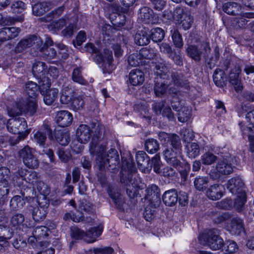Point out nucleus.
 I'll return each mask as SVG.
<instances>
[{
	"mask_svg": "<svg viewBox=\"0 0 254 254\" xmlns=\"http://www.w3.org/2000/svg\"><path fill=\"white\" fill-rule=\"evenodd\" d=\"M241 71V70L239 67H235L231 71L229 76V82L234 85L237 92L241 91L243 89L241 81L239 78Z\"/></svg>",
	"mask_w": 254,
	"mask_h": 254,
	"instance_id": "nucleus-17",
	"label": "nucleus"
},
{
	"mask_svg": "<svg viewBox=\"0 0 254 254\" xmlns=\"http://www.w3.org/2000/svg\"><path fill=\"white\" fill-rule=\"evenodd\" d=\"M164 203L168 206H172L176 203L178 199L177 191L175 189L166 191L162 196Z\"/></svg>",
	"mask_w": 254,
	"mask_h": 254,
	"instance_id": "nucleus-22",
	"label": "nucleus"
},
{
	"mask_svg": "<svg viewBox=\"0 0 254 254\" xmlns=\"http://www.w3.org/2000/svg\"><path fill=\"white\" fill-rule=\"evenodd\" d=\"M112 23L115 26L121 27L123 26L126 21V16L124 14L116 13L110 17Z\"/></svg>",
	"mask_w": 254,
	"mask_h": 254,
	"instance_id": "nucleus-45",
	"label": "nucleus"
},
{
	"mask_svg": "<svg viewBox=\"0 0 254 254\" xmlns=\"http://www.w3.org/2000/svg\"><path fill=\"white\" fill-rule=\"evenodd\" d=\"M146 154L143 151H138L136 154V161L139 169L142 172L147 171L146 165H148V160Z\"/></svg>",
	"mask_w": 254,
	"mask_h": 254,
	"instance_id": "nucleus-27",
	"label": "nucleus"
},
{
	"mask_svg": "<svg viewBox=\"0 0 254 254\" xmlns=\"http://www.w3.org/2000/svg\"><path fill=\"white\" fill-rule=\"evenodd\" d=\"M40 38L38 37L33 35L31 36L29 38L22 40L20 41L18 45V50H22L26 48L29 47L34 44L36 42L38 43Z\"/></svg>",
	"mask_w": 254,
	"mask_h": 254,
	"instance_id": "nucleus-31",
	"label": "nucleus"
},
{
	"mask_svg": "<svg viewBox=\"0 0 254 254\" xmlns=\"http://www.w3.org/2000/svg\"><path fill=\"white\" fill-rule=\"evenodd\" d=\"M171 37L174 45L177 48H181L183 46V39L177 30H171Z\"/></svg>",
	"mask_w": 254,
	"mask_h": 254,
	"instance_id": "nucleus-44",
	"label": "nucleus"
},
{
	"mask_svg": "<svg viewBox=\"0 0 254 254\" xmlns=\"http://www.w3.org/2000/svg\"><path fill=\"white\" fill-rule=\"evenodd\" d=\"M216 160V156L210 152H206L201 156V161L205 165H210L214 163Z\"/></svg>",
	"mask_w": 254,
	"mask_h": 254,
	"instance_id": "nucleus-43",
	"label": "nucleus"
},
{
	"mask_svg": "<svg viewBox=\"0 0 254 254\" xmlns=\"http://www.w3.org/2000/svg\"><path fill=\"white\" fill-rule=\"evenodd\" d=\"M13 234L12 228L7 227L0 224V239H10Z\"/></svg>",
	"mask_w": 254,
	"mask_h": 254,
	"instance_id": "nucleus-47",
	"label": "nucleus"
},
{
	"mask_svg": "<svg viewBox=\"0 0 254 254\" xmlns=\"http://www.w3.org/2000/svg\"><path fill=\"white\" fill-rule=\"evenodd\" d=\"M24 221V216L19 213H15L13 214L10 220V226L12 230H17L20 229L23 226Z\"/></svg>",
	"mask_w": 254,
	"mask_h": 254,
	"instance_id": "nucleus-29",
	"label": "nucleus"
},
{
	"mask_svg": "<svg viewBox=\"0 0 254 254\" xmlns=\"http://www.w3.org/2000/svg\"><path fill=\"white\" fill-rule=\"evenodd\" d=\"M89 252L94 254H112L114 250L111 247H104L100 248H93L90 249Z\"/></svg>",
	"mask_w": 254,
	"mask_h": 254,
	"instance_id": "nucleus-60",
	"label": "nucleus"
},
{
	"mask_svg": "<svg viewBox=\"0 0 254 254\" xmlns=\"http://www.w3.org/2000/svg\"><path fill=\"white\" fill-rule=\"evenodd\" d=\"M41 81L40 85H38L35 82L28 81L25 85L26 91L29 98H36L39 94V91H40V85L42 83Z\"/></svg>",
	"mask_w": 254,
	"mask_h": 254,
	"instance_id": "nucleus-26",
	"label": "nucleus"
},
{
	"mask_svg": "<svg viewBox=\"0 0 254 254\" xmlns=\"http://www.w3.org/2000/svg\"><path fill=\"white\" fill-rule=\"evenodd\" d=\"M222 8L225 12L230 15H239L242 11V6L235 2L225 3Z\"/></svg>",
	"mask_w": 254,
	"mask_h": 254,
	"instance_id": "nucleus-24",
	"label": "nucleus"
},
{
	"mask_svg": "<svg viewBox=\"0 0 254 254\" xmlns=\"http://www.w3.org/2000/svg\"><path fill=\"white\" fill-rule=\"evenodd\" d=\"M72 79L74 82L83 85L85 84L86 82L81 75V70L79 68H76L73 69Z\"/></svg>",
	"mask_w": 254,
	"mask_h": 254,
	"instance_id": "nucleus-54",
	"label": "nucleus"
},
{
	"mask_svg": "<svg viewBox=\"0 0 254 254\" xmlns=\"http://www.w3.org/2000/svg\"><path fill=\"white\" fill-rule=\"evenodd\" d=\"M216 231L212 230L199 237V241L203 245H208L212 250H217L222 248L223 240L217 234Z\"/></svg>",
	"mask_w": 254,
	"mask_h": 254,
	"instance_id": "nucleus-7",
	"label": "nucleus"
},
{
	"mask_svg": "<svg viewBox=\"0 0 254 254\" xmlns=\"http://www.w3.org/2000/svg\"><path fill=\"white\" fill-rule=\"evenodd\" d=\"M134 42L136 44L139 46H143L149 43L150 38L149 36L147 35L145 31H140L135 34Z\"/></svg>",
	"mask_w": 254,
	"mask_h": 254,
	"instance_id": "nucleus-32",
	"label": "nucleus"
},
{
	"mask_svg": "<svg viewBox=\"0 0 254 254\" xmlns=\"http://www.w3.org/2000/svg\"><path fill=\"white\" fill-rule=\"evenodd\" d=\"M210 48L207 43L202 44L199 47L194 45H189L186 49L188 55L193 60L198 62L202 57H206Z\"/></svg>",
	"mask_w": 254,
	"mask_h": 254,
	"instance_id": "nucleus-11",
	"label": "nucleus"
},
{
	"mask_svg": "<svg viewBox=\"0 0 254 254\" xmlns=\"http://www.w3.org/2000/svg\"><path fill=\"white\" fill-rule=\"evenodd\" d=\"M49 1H43L35 4L32 8L33 13L35 15H40L48 11L52 7Z\"/></svg>",
	"mask_w": 254,
	"mask_h": 254,
	"instance_id": "nucleus-28",
	"label": "nucleus"
},
{
	"mask_svg": "<svg viewBox=\"0 0 254 254\" xmlns=\"http://www.w3.org/2000/svg\"><path fill=\"white\" fill-rule=\"evenodd\" d=\"M225 78L224 72L220 69H216L213 75L214 82L218 87L223 86L225 84Z\"/></svg>",
	"mask_w": 254,
	"mask_h": 254,
	"instance_id": "nucleus-36",
	"label": "nucleus"
},
{
	"mask_svg": "<svg viewBox=\"0 0 254 254\" xmlns=\"http://www.w3.org/2000/svg\"><path fill=\"white\" fill-rule=\"evenodd\" d=\"M162 173L165 177H167L172 180L175 179L177 175L176 171L169 167H165L163 170Z\"/></svg>",
	"mask_w": 254,
	"mask_h": 254,
	"instance_id": "nucleus-64",
	"label": "nucleus"
},
{
	"mask_svg": "<svg viewBox=\"0 0 254 254\" xmlns=\"http://www.w3.org/2000/svg\"><path fill=\"white\" fill-rule=\"evenodd\" d=\"M108 192L117 207L121 209L123 201L121 197V194L118 192H116L114 189H109L108 190Z\"/></svg>",
	"mask_w": 254,
	"mask_h": 254,
	"instance_id": "nucleus-42",
	"label": "nucleus"
},
{
	"mask_svg": "<svg viewBox=\"0 0 254 254\" xmlns=\"http://www.w3.org/2000/svg\"><path fill=\"white\" fill-rule=\"evenodd\" d=\"M216 169L218 173L222 175L231 173L233 172V168L230 158L226 156V158L219 160L216 166Z\"/></svg>",
	"mask_w": 254,
	"mask_h": 254,
	"instance_id": "nucleus-18",
	"label": "nucleus"
},
{
	"mask_svg": "<svg viewBox=\"0 0 254 254\" xmlns=\"http://www.w3.org/2000/svg\"><path fill=\"white\" fill-rule=\"evenodd\" d=\"M19 154L23 159L24 164L27 167L35 169L38 167L39 162L36 156L34 149L26 146L19 151Z\"/></svg>",
	"mask_w": 254,
	"mask_h": 254,
	"instance_id": "nucleus-12",
	"label": "nucleus"
},
{
	"mask_svg": "<svg viewBox=\"0 0 254 254\" xmlns=\"http://www.w3.org/2000/svg\"><path fill=\"white\" fill-rule=\"evenodd\" d=\"M58 155L61 160L64 162H67L71 158V154L67 150H64L63 148H60Z\"/></svg>",
	"mask_w": 254,
	"mask_h": 254,
	"instance_id": "nucleus-63",
	"label": "nucleus"
},
{
	"mask_svg": "<svg viewBox=\"0 0 254 254\" xmlns=\"http://www.w3.org/2000/svg\"><path fill=\"white\" fill-rule=\"evenodd\" d=\"M246 119L250 123L246 125L243 123L239 124L240 128L244 137L248 136L250 142V149L251 151H254V109L248 113L246 115Z\"/></svg>",
	"mask_w": 254,
	"mask_h": 254,
	"instance_id": "nucleus-9",
	"label": "nucleus"
},
{
	"mask_svg": "<svg viewBox=\"0 0 254 254\" xmlns=\"http://www.w3.org/2000/svg\"><path fill=\"white\" fill-rule=\"evenodd\" d=\"M95 62L102 68L104 72H111L114 69L113 57L111 51L104 49L103 52L96 55Z\"/></svg>",
	"mask_w": 254,
	"mask_h": 254,
	"instance_id": "nucleus-10",
	"label": "nucleus"
},
{
	"mask_svg": "<svg viewBox=\"0 0 254 254\" xmlns=\"http://www.w3.org/2000/svg\"><path fill=\"white\" fill-rule=\"evenodd\" d=\"M156 52L153 49L142 48L139 52V57L142 59H152L156 56Z\"/></svg>",
	"mask_w": 254,
	"mask_h": 254,
	"instance_id": "nucleus-48",
	"label": "nucleus"
},
{
	"mask_svg": "<svg viewBox=\"0 0 254 254\" xmlns=\"http://www.w3.org/2000/svg\"><path fill=\"white\" fill-rule=\"evenodd\" d=\"M24 204L23 198L19 195L13 196L10 201V206L14 210L21 208Z\"/></svg>",
	"mask_w": 254,
	"mask_h": 254,
	"instance_id": "nucleus-41",
	"label": "nucleus"
},
{
	"mask_svg": "<svg viewBox=\"0 0 254 254\" xmlns=\"http://www.w3.org/2000/svg\"><path fill=\"white\" fill-rule=\"evenodd\" d=\"M238 249L237 243L233 241H227L224 246V250L227 253L225 254H233L237 252Z\"/></svg>",
	"mask_w": 254,
	"mask_h": 254,
	"instance_id": "nucleus-50",
	"label": "nucleus"
},
{
	"mask_svg": "<svg viewBox=\"0 0 254 254\" xmlns=\"http://www.w3.org/2000/svg\"><path fill=\"white\" fill-rule=\"evenodd\" d=\"M226 230L232 235L239 236L244 232L243 220L238 218H233L226 226Z\"/></svg>",
	"mask_w": 254,
	"mask_h": 254,
	"instance_id": "nucleus-13",
	"label": "nucleus"
},
{
	"mask_svg": "<svg viewBox=\"0 0 254 254\" xmlns=\"http://www.w3.org/2000/svg\"><path fill=\"white\" fill-rule=\"evenodd\" d=\"M164 36V31L161 28H155L150 31V37L154 42H158L161 41Z\"/></svg>",
	"mask_w": 254,
	"mask_h": 254,
	"instance_id": "nucleus-37",
	"label": "nucleus"
},
{
	"mask_svg": "<svg viewBox=\"0 0 254 254\" xmlns=\"http://www.w3.org/2000/svg\"><path fill=\"white\" fill-rule=\"evenodd\" d=\"M60 102L63 104L67 105L75 111L83 109L85 104L82 96L78 95L67 87L63 89L60 96Z\"/></svg>",
	"mask_w": 254,
	"mask_h": 254,
	"instance_id": "nucleus-4",
	"label": "nucleus"
},
{
	"mask_svg": "<svg viewBox=\"0 0 254 254\" xmlns=\"http://www.w3.org/2000/svg\"><path fill=\"white\" fill-rule=\"evenodd\" d=\"M227 188L232 193L234 194L245 192L244 190V183L239 177H234L229 180Z\"/></svg>",
	"mask_w": 254,
	"mask_h": 254,
	"instance_id": "nucleus-14",
	"label": "nucleus"
},
{
	"mask_svg": "<svg viewBox=\"0 0 254 254\" xmlns=\"http://www.w3.org/2000/svg\"><path fill=\"white\" fill-rule=\"evenodd\" d=\"M24 110L22 103H16L10 107L7 108L8 115L11 117H15L21 115Z\"/></svg>",
	"mask_w": 254,
	"mask_h": 254,
	"instance_id": "nucleus-33",
	"label": "nucleus"
},
{
	"mask_svg": "<svg viewBox=\"0 0 254 254\" xmlns=\"http://www.w3.org/2000/svg\"><path fill=\"white\" fill-rule=\"evenodd\" d=\"M51 85L49 78L44 80L40 85V92L43 96L44 103L47 105H51L59 96V90L56 88H50Z\"/></svg>",
	"mask_w": 254,
	"mask_h": 254,
	"instance_id": "nucleus-8",
	"label": "nucleus"
},
{
	"mask_svg": "<svg viewBox=\"0 0 254 254\" xmlns=\"http://www.w3.org/2000/svg\"><path fill=\"white\" fill-rule=\"evenodd\" d=\"M190 116V110L188 107L183 106L178 112V120L182 123L188 121Z\"/></svg>",
	"mask_w": 254,
	"mask_h": 254,
	"instance_id": "nucleus-40",
	"label": "nucleus"
},
{
	"mask_svg": "<svg viewBox=\"0 0 254 254\" xmlns=\"http://www.w3.org/2000/svg\"><path fill=\"white\" fill-rule=\"evenodd\" d=\"M177 136L176 134H170L165 132H161L159 133V139L163 144H167V146L172 144L173 136Z\"/></svg>",
	"mask_w": 254,
	"mask_h": 254,
	"instance_id": "nucleus-51",
	"label": "nucleus"
},
{
	"mask_svg": "<svg viewBox=\"0 0 254 254\" xmlns=\"http://www.w3.org/2000/svg\"><path fill=\"white\" fill-rule=\"evenodd\" d=\"M27 127V123L24 118H12L7 123L8 130L14 134L18 133L19 140L23 139L27 136L28 131L24 130Z\"/></svg>",
	"mask_w": 254,
	"mask_h": 254,
	"instance_id": "nucleus-6",
	"label": "nucleus"
},
{
	"mask_svg": "<svg viewBox=\"0 0 254 254\" xmlns=\"http://www.w3.org/2000/svg\"><path fill=\"white\" fill-rule=\"evenodd\" d=\"M237 198L234 202V207L238 210L241 211L246 201V195L245 192L236 194Z\"/></svg>",
	"mask_w": 254,
	"mask_h": 254,
	"instance_id": "nucleus-49",
	"label": "nucleus"
},
{
	"mask_svg": "<svg viewBox=\"0 0 254 254\" xmlns=\"http://www.w3.org/2000/svg\"><path fill=\"white\" fill-rule=\"evenodd\" d=\"M148 106L145 102L135 104L134 106V110L140 112V113L144 117H148L147 114L148 112Z\"/></svg>",
	"mask_w": 254,
	"mask_h": 254,
	"instance_id": "nucleus-57",
	"label": "nucleus"
},
{
	"mask_svg": "<svg viewBox=\"0 0 254 254\" xmlns=\"http://www.w3.org/2000/svg\"><path fill=\"white\" fill-rule=\"evenodd\" d=\"M32 72L35 76L40 78L41 81L48 78H46L45 74L47 72V67L45 63L42 62L35 63L32 67Z\"/></svg>",
	"mask_w": 254,
	"mask_h": 254,
	"instance_id": "nucleus-23",
	"label": "nucleus"
},
{
	"mask_svg": "<svg viewBox=\"0 0 254 254\" xmlns=\"http://www.w3.org/2000/svg\"><path fill=\"white\" fill-rule=\"evenodd\" d=\"M240 17L237 18V24L240 28L244 27L247 23L248 21L245 18H252L253 17V14L248 13H244L242 11L239 13Z\"/></svg>",
	"mask_w": 254,
	"mask_h": 254,
	"instance_id": "nucleus-53",
	"label": "nucleus"
},
{
	"mask_svg": "<svg viewBox=\"0 0 254 254\" xmlns=\"http://www.w3.org/2000/svg\"><path fill=\"white\" fill-rule=\"evenodd\" d=\"M225 192L224 187L220 184H214L210 186L206 191V195L212 200L220 199Z\"/></svg>",
	"mask_w": 254,
	"mask_h": 254,
	"instance_id": "nucleus-15",
	"label": "nucleus"
},
{
	"mask_svg": "<svg viewBox=\"0 0 254 254\" xmlns=\"http://www.w3.org/2000/svg\"><path fill=\"white\" fill-rule=\"evenodd\" d=\"M129 81L133 86L142 84L144 80L143 72L138 69L131 70L129 73Z\"/></svg>",
	"mask_w": 254,
	"mask_h": 254,
	"instance_id": "nucleus-19",
	"label": "nucleus"
},
{
	"mask_svg": "<svg viewBox=\"0 0 254 254\" xmlns=\"http://www.w3.org/2000/svg\"><path fill=\"white\" fill-rule=\"evenodd\" d=\"M90 205L89 204L87 203L86 201H82L79 204V209L80 211V213L78 214H72V215L69 213H66L65 215L64 218L68 219L71 218V219L75 222H78L83 219V215L82 214V211H90Z\"/></svg>",
	"mask_w": 254,
	"mask_h": 254,
	"instance_id": "nucleus-20",
	"label": "nucleus"
},
{
	"mask_svg": "<svg viewBox=\"0 0 254 254\" xmlns=\"http://www.w3.org/2000/svg\"><path fill=\"white\" fill-rule=\"evenodd\" d=\"M71 235L75 239H82L84 241L85 232L77 227H72L71 229Z\"/></svg>",
	"mask_w": 254,
	"mask_h": 254,
	"instance_id": "nucleus-58",
	"label": "nucleus"
},
{
	"mask_svg": "<svg viewBox=\"0 0 254 254\" xmlns=\"http://www.w3.org/2000/svg\"><path fill=\"white\" fill-rule=\"evenodd\" d=\"M17 175L13 178V181L17 185L20 186L23 184V181H25L32 186L34 189L36 188L44 197L49 193V188L41 181L35 171L21 168L18 170Z\"/></svg>",
	"mask_w": 254,
	"mask_h": 254,
	"instance_id": "nucleus-2",
	"label": "nucleus"
},
{
	"mask_svg": "<svg viewBox=\"0 0 254 254\" xmlns=\"http://www.w3.org/2000/svg\"><path fill=\"white\" fill-rule=\"evenodd\" d=\"M193 22L192 18L186 13H183L180 18V24L184 30L190 28Z\"/></svg>",
	"mask_w": 254,
	"mask_h": 254,
	"instance_id": "nucleus-46",
	"label": "nucleus"
},
{
	"mask_svg": "<svg viewBox=\"0 0 254 254\" xmlns=\"http://www.w3.org/2000/svg\"><path fill=\"white\" fill-rule=\"evenodd\" d=\"M25 8V4L22 1L17 0L12 3L11 9L13 13H21Z\"/></svg>",
	"mask_w": 254,
	"mask_h": 254,
	"instance_id": "nucleus-55",
	"label": "nucleus"
},
{
	"mask_svg": "<svg viewBox=\"0 0 254 254\" xmlns=\"http://www.w3.org/2000/svg\"><path fill=\"white\" fill-rule=\"evenodd\" d=\"M167 67L163 62L155 65L154 72L157 77L155 78L154 90L156 96L159 97L166 92L167 85L165 80L168 77L167 75Z\"/></svg>",
	"mask_w": 254,
	"mask_h": 254,
	"instance_id": "nucleus-5",
	"label": "nucleus"
},
{
	"mask_svg": "<svg viewBox=\"0 0 254 254\" xmlns=\"http://www.w3.org/2000/svg\"><path fill=\"white\" fill-rule=\"evenodd\" d=\"M9 170L6 167L0 168V183L8 185L7 180L9 177Z\"/></svg>",
	"mask_w": 254,
	"mask_h": 254,
	"instance_id": "nucleus-61",
	"label": "nucleus"
},
{
	"mask_svg": "<svg viewBox=\"0 0 254 254\" xmlns=\"http://www.w3.org/2000/svg\"><path fill=\"white\" fill-rule=\"evenodd\" d=\"M181 141L178 136H173L172 144L167 146L163 151V155L167 162L176 168L180 166L181 159Z\"/></svg>",
	"mask_w": 254,
	"mask_h": 254,
	"instance_id": "nucleus-3",
	"label": "nucleus"
},
{
	"mask_svg": "<svg viewBox=\"0 0 254 254\" xmlns=\"http://www.w3.org/2000/svg\"><path fill=\"white\" fill-rule=\"evenodd\" d=\"M139 57V54H131L128 58V64L132 66H136L139 65L140 64H142L143 62L141 60L138 58Z\"/></svg>",
	"mask_w": 254,
	"mask_h": 254,
	"instance_id": "nucleus-62",
	"label": "nucleus"
},
{
	"mask_svg": "<svg viewBox=\"0 0 254 254\" xmlns=\"http://www.w3.org/2000/svg\"><path fill=\"white\" fill-rule=\"evenodd\" d=\"M145 191L146 197L147 198H149L150 196L157 198V193L158 191V188L156 185L152 184L148 186Z\"/></svg>",
	"mask_w": 254,
	"mask_h": 254,
	"instance_id": "nucleus-59",
	"label": "nucleus"
},
{
	"mask_svg": "<svg viewBox=\"0 0 254 254\" xmlns=\"http://www.w3.org/2000/svg\"><path fill=\"white\" fill-rule=\"evenodd\" d=\"M76 136L79 143H87L91 138L89 151L91 155H96V164L99 168L107 166L110 163L115 166L119 163V156L115 149H111L106 154L105 145L99 144V132L93 134V130L86 125H80L76 131Z\"/></svg>",
	"mask_w": 254,
	"mask_h": 254,
	"instance_id": "nucleus-1",
	"label": "nucleus"
},
{
	"mask_svg": "<svg viewBox=\"0 0 254 254\" xmlns=\"http://www.w3.org/2000/svg\"><path fill=\"white\" fill-rule=\"evenodd\" d=\"M48 204H46L44 207L40 206L39 207L34 208L32 212V216L35 221H39L44 219L46 216Z\"/></svg>",
	"mask_w": 254,
	"mask_h": 254,
	"instance_id": "nucleus-30",
	"label": "nucleus"
},
{
	"mask_svg": "<svg viewBox=\"0 0 254 254\" xmlns=\"http://www.w3.org/2000/svg\"><path fill=\"white\" fill-rule=\"evenodd\" d=\"M187 155L191 159H193L200 154V147L196 142H188L185 146Z\"/></svg>",
	"mask_w": 254,
	"mask_h": 254,
	"instance_id": "nucleus-25",
	"label": "nucleus"
},
{
	"mask_svg": "<svg viewBox=\"0 0 254 254\" xmlns=\"http://www.w3.org/2000/svg\"><path fill=\"white\" fill-rule=\"evenodd\" d=\"M195 188L198 190H202L205 189L208 183V179L206 177L198 176L194 180Z\"/></svg>",
	"mask_w": 254,
	"mask_h": 254,
	"instance_id": "nucleus-39",
	"label": "nucleus"
},
{
	"mask_svg": "<svg viewBox=\"0 0 254 254\" xmlns=\"http://www.w3.org/2000/svg\"><path fill=\"white\" fill-rule=\"evenodd\" d=\"M72 120V114L67 111H61L56 114V122L60 127H65L69 126Z\"/></svg>",
	"mask_w": 254,
	"mask_h": 254,
	"instance_id": "nucleus-16",
	"label": "nucleus"
},
{
	"mask_svg": "<svg viewBox=\"0 0 254 254\" xmlns=\"http://www.w3.org/2000/svg\"><path fill=\"white\" fill-rule=\"evenodd\" d=\"M146 150L150 154L155 153L159 149L157 141L153 138L148 139L145 143Z\"/></svg>",
	"mask_w": 254,
	"mask_h": 254,
	"instance_id": "nucleus-35",
	"label": "nucleus"
},
{
	"mask_svg": "<svg viewBox=\"0 0 254 254\" xmlns=\"http://www.w3.org/2000/svg\"><path fill=\"white\" fill-rule=\"evenodd\" d=\"M34 140L39 145L43 146L47 139L46 133L41 131H37L34 135Z\"/></svg>",
	"mask_w": 254,
	"mask_h": 254,
	"instance_id": "nucleus-56",
	"label": "nucleus"
},
{
	"mask_svg": "<svg viewBox=\"0 0 254 254\" xmlns=\"http://www.w3.org/2000/svg\"><path fill=\"white\" fill-rule=\"evenodd\" d=\"M49 229L45 226L37 227L33 233V235L37 237L38 239L45 238L48 235Z\"/></svg>",
	"mask_w": 254,
	"mask_h": 254,
	"instance_id": "nucleus-52",
	"label": "nucleus"
},
{
	"mask_svg": "<svg viewBox=\"0 0 254 254\" xmlns=\"http://www.w3.org/2000/svg\"><path fill=\"white\" fill-rule=\"evenodd\" d=\"M37 107L36 98H29L24 110H26L28 113L32 115L36 113Z\"/></svg>",
	"mask_w": 254,
	"mask_h": 254,
	"instance_id": "nucleus-38",
	"label": "nucleus"
},
{
	"mask_svg": "<svg viewBox=\"0 0 254 254\" xmlns=\"http://www.w3.org/2000/svg\"><path fill=\"white\" fill-rule=\"evenodd\" d=\"M153 11L148 7H143L140 9L139 17L146 23H149L153 18Z\"/></svg>",
	"mask_w": 254,
	"mask_h": 254,
	"instance_id": "nucleus-34",
	"label": "nucleus"
},
{
	"mask_svg": "<svg viewBox=\"0 0 254 254\" xmlns=\"http://www.w3.org/2000/svg\"><path fill=\"white\" fill-rule=\"evenodd\" d=\"M103 231V228L101 226H98L92 228L85 232L84 241L87 243H93L95 242L97 238L99 237Z\"/></svg>",
	"mask_w": 254,
	"mask_h": 254,
	"instance_id": "nucleus-21",
	"label": "nucleus"
}]
</instances>
